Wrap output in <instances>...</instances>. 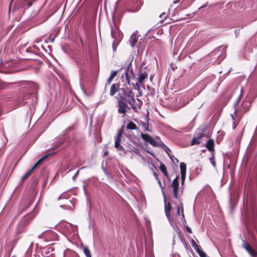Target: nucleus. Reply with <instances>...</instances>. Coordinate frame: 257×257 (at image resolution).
Segmentation results:
<instances>
[{"label": "nucleus", "instance_id": "nucleus-1", "mask_svg": "<svg viewBox=\"0 0 257 257\" xmlns=\"http://www.w3.org/2000/svg\"><path fill=\"white\" fill-rule=\"evenodd\" d=\"M117 101H125L130 104L131 108L136 110L135 99L134 93L128 88H120L116 97Z\"/></svg>", "mask_w": 257, "mask_h": 257}, {"label": "nucleus", "instance_id": "nucleus-2", "mask_svg": "<svg viewBox=\"0 0 257 257\" xmlns=\"http://www.w3.org/2000/svg\"><path fill=\"white\" fill-rule=\"evenodd\" d=\"M39 238H44L46 241H50L56 240L57 238V234L51 230L44 231L39 235Z\"/></svg>", "mask_w": 257, "mask_h": 257}, {"label": "nucleus", "instance_id": "nucleus-3", "mask_svg": "<svg viewBox=\"0 0 257 257\" xmlns=\"http://www.w3.org/2000/svg\"><path fill=\"white\" fill-rule=\"evenodd\" d=\"M123 127L124 126L122 125L121 126V128L118 131L117 136L115 139L114 147L117 149V151H124V149L120 145L121 138L123 133Z\"/></svg>", "mask_w": 257, "mask_h": 257}, {"label": "nucleus", "instance_id": "nucleus-4", "mask_svg": "<svg viewBox=\"0 0 257 257\" xmlns=\"http://www.w3.org/2000/svg\"><path fill=\"white\" fill-rule=\"evenodd\" d=\"M226 49V47L224 46H220L216 50H215L214 52L211 53V55H217V58L219 59L217 60V63H220L222 59H224L225 57V50Z\"/></svg>", "mask_w": 257, "mask_h": 257}, {"label": "nucleus", "instance_id": "nucleus-5", "mask_svg": "<svg viewBox=\"0 0 257 257\" xmlns=\"http://www.w3.org/2000/svg\"><path fill=\"white\" fill-rule=\"evenodd\" d=\"M118 105L117 111L119 114H122L123 116L125 115L127 109H130L127 102L125 101H117Z\"/></svg>", "mask_w": 257, "mask_h": 257}, {"label": "nucleus", "instance_id": "nucleus-6", "mask_svg": "<svg viewBox=\"0 0 257 257\" xmlns=\"http://www.w3.org/2000/svg\"><path fill=\"white\" fill-rule=\"evenodd\" d=\"M204 133L201 130L197 131L194 135L191 142V145L193 146L195 145L200 144L201 143V139L204 136Z\"/></svg>", "mask_w": 257, "mask_h": 257}, {"label": "nucleus", "instance_id": "nucleus-7", "mask_svg": "<svg viewBox=\"0 0 257 257\" xmlns=\"http://www.w3.org/2000/svg\"><path fill=\"white\" fill-rule=\"evenodd\" d=\"M141 137L145 141L149 143L150 145L154 147H157L160 146L159 142L153 139L149 134L142 133Z\"/></svg>", "mask_w": 257, "mask_h": 257}, {"label": "nucleus", "instance_id": "nucleus-8", "mask_svg": "<svg viewBox=\"0 0 257 257\" xmlns=\"http://www.w3.org/2000/svg\"><path fill=\"white\" fill-rule=\"evenodd\" d=\"M178 179L179 177L177 176L176 178L173 180L172 183H171V186L173 189L174 196L176 199H179L180 196L179 194L178 193L179 190Z\"/></svg>", "mask_w": 257, "mask_h": 257}, {"label": "nucleus", "instance_id": "nucleus-9", "mask_svg": "<svg viewBox=\"0 0 257 257\" xmlns=\"http://www.w3.org/2000/svg\"><path fill=\"white\" fill-rule=\"evenodd\" d=\"M61 226L63 230L68 234H71L72 232H74L76 229L75 226L68 222L62 223Z\"/></svg>", "mask_w": 257, "mask_h": 257}, {"label": "nucleus", "instance_id": "nucleus-10", "mask_svg": "<svg viewBox=\"0 0 257 257\" xmlns=\"http://www.w3.org/2000/svg\"><path fill=\"white\" fill-rule=\"evenodd\" d=\"M49 155H47L45 156H44L43 157H42V158H41L40 160H39L35 164V165L33 166V167H32V168L29 170L28 172H27L24 175V176L22 178V179H21V181H24L26 179H27L29 176L31 174V172L35 169L42 162V161L47 158V157L49 156Z\"/></svg>", "mask_w": 257, "mask_h": 257}, {"label": "nucleus", "instance_id": "nucleus-11", "mask_svg": "<svg viewBox=\"0 0 257 257\" xmlns=\"http://www.w3.org/2000/svg\"><path fill=\"white\" fill-rule=\"evenodd\" d=\"M243 246L252 257H255L257 256V252L247 242L243 241Z\"/></svg>", "mask_w": 257, "mask_h": 257}, {"label": "nucleus", "instance_id": "nucleus-12", "mask_svg": "<svg viewBox=\"0 0 257 257\" xmlns=\"http://www.w3.org/2000/svg\"><path fill=\"white\" fill-rule=\"evenodd\" d=\"M180 168L181 175V184L183 186L186 178V165L183 163L181 162L180 164Z\"/></svg>", "mask_w": 257, "mask_h": 257}, {"label": "nucleus", "instance_id": "nucleus-13", "mask_svg": "<svg viewBox=\"0 0 257 257\" xmlns=\"http://www.w3.org/2000/svg\"><path fill=\"white\" fill-rule=\"evenodd\" d=\"M190 100V98L187 96H183L180 98L178 101V108H180L187 105Z\"/></svg>", "mask_w": 257, "mask_h": 257}, {"label": "nucleus", "instance_id": "nucleus-14", "mask_svg": "<svg viewBox=\"0 0 257 257\" xmlns=\"http://www.w3.org/2000/svg\"><path fill=\"white\" fill-rule=\"evenodd\" d=\"M119 87V83L112 84L110 89V95L113 96L117 92H119L120 89Z\"/></svg>", "mask_w": 257, "mask_h": 257}, {"label": "nucleus", "instance_id": "nucleus-15", "mask_svg": "<svg viewBox=\"0 0 257 257\" xmlns=\"http://www.w3.org/2000/svg\"><path fill=\"white\" fill-rule=\"evenodd\" d=\"M143 4V2L141 1H139V2H137V6L134 8L127 9L126 11H128V12H132V13H135L136 12H138L141 9Z\"/></svg>", "mask_w": 257, "mask_h": 257}, {"label": "nucleus", "instance_id": "nucleus-16", "mask_svg": "<svg viewBox=\"0 0 257 257\" xmlns=\"http://www.w3.org/2000/svg\"><path fill=\"white\" fill-rule=\"evenodd\" d=\"M138 36L136 34H133L131 35L130 39V45L132 47H134L136 43L138 42Z\"/></svg>", "mask_w": 257, "mask_h": 257}, {"label": "nucleus", "instance_id": "nucleus-17", "mask_svg": "<svg viewBox=\"0 0 257 257\" xmlns=\"http://www.w3.org/2000/svg\"><path fill=\"white\" fill-rule=\"evenodd\" d=\"M117 74V71H112L111 72L110 76L109 77V78H108V79L106 81L105 88H106V87L107 85H109L111 83V82H112L113 78L116 76Z\"/></svg>", "mask_w": 257, "mask_h": 257}, {"label": "nucleus", "instance_id": "nucleus-18", "mask_svg": "<svg viewBox=\"0 0 257 257\" xmlns=\"http://www.w3.org/2000/svg\"><path fill=\"white\" fill-rule=\"evenodd\" d=\"M214 143L213 140H209L206 144V147L208 151L211 152L214 150Z\"/></svg>", "mask_w": 257, "mask_h": 257}, {"label": "nucleus", "instance_id": "nucleus-19", "mask_svg": "<svg viewBox=\"0 0 257 257\" xmlns=\"http://www.w3.org/2000/svg\"><path fill=\"white\" fill-rule=\"evenodd\" d=\"M125 75L126 77V80L127 81V83L129 84L130 82L131 79L133 77L134 74L132 72H129L128 67H127L125 69Z\"/></svg>", "mask_w": 257, "mask_h": 257}, {"label": "nucleus", "instance_id": "nucleus-20", "mask_svg": "<svg viewBox=\"0 0 257 257\" xmlns=\"http://www.w3.org/2000/svg\"><path fill=\"white\" fill-rule=\"evenodd\" d=\"M147 77V74L146 72H142L139 77L138 82L136 83V85L139 86V83H142L143 81Z\"/></svg>", "mask_w": 257, "mask_h": 257}, {"label": "nucleus", "instance_id": "nucleus-21", "mask_svg": "<svg viewBox=\"0 0 257 257\" xmlns=\"http://www.w3.org/2000/svg\"><path fill=\"white\" fill-rule=\"evenodd\" d=\"M251 106V103L248 101H243L241 104V107L244 111H247L249 110Z\"/></svg>", "mask_w": 257, "mask_h": 257}, {"label": "nucleus", "instance_id": "nucleus-22", "mask_svg": "<svg viewBox=\"0 0 257 257\" xmlns=\"http://www.w3.org/2000/svg\"><path fill=\"white\" fill-rule=\"evenodd\" d=\"M171 205L170 202L166 203V199L165 198V211L166 215L170 214V211L171 210Z\"/></svg>", "mask_w": 257, "mask_h": 257}, {"label": "nucleus", "instance_id": "nucleus-23", "mask_svg": "<svg viewBox=\"0 0 257 257\" xmlns=\"http://www.w3.org/2000/svg\"><path fill=\"white\" fill-rule=\"evenodd\" d=\"M126 128L130 130H135L137 129L136 124L132 121H129L126 125Z\"/></svg>", "mask_w": 257, "mask_h": 257}, {"label": "nucleus", "instance_id": "nucleus-24", "mask_svg": "<svg viewBox=\"0 0 257 257\" xmlns=\"http://www.w3.org/2000/svg\"><path fill=\"white\" fill-rule=\"evenodd\" d=\"M231 116L232 119L233 120V129L234 130L236 128V127L237 126V124H238V122L236 123V121L235 120L236 117H237L236 110L234 111V114H231Z\"/></svg>", "mask_w": 257, "mask_h": 257}, {"label": "nucleus", "instance_id": "nucleus-25", "mask_svg": "<svg viewBox=\"0 0 257 257\" xmlns=\"http://www.w3.org/2000/svg\"><path fill=\"white\" fill-rule=\"evenodd\" d=\"M34 217V214L33 213H31L30 214H28L25 216L22 220L23 222H25L27 221V223H28L31 219H32Z\"/></svg>", "mask_w": 257, "mask_h": 257}, {"label": "nucleus", "instance_id": "nucleus-26", "mask_svg": "<svg viewBox=\"0 0 257 257\" xmlns=\"http://www.w3.org/2000/svg\"><path fill=\"white\" fill-rule=\"evenodd\" d=\"M160 169L166 177H168V172L166 167L164 164L161 163L160 166Z\"/></svg>", "mask_w": 257, "mask_h": 257}, {"label": "nucleus", "instance_id": "nucleus-27", "mask_svg": "<svg viewBox=\"0 0 257 257\" xmlns=\"http://www.w3.org/2000/svg\"><path fill=\"white\" fill-rule=\"evenodd\" d=\"M146 257H154L151 248H148L146 247Z\"/></svg>", "mask_w": 257, "mask_h": 257}, {"label": "nucleus", "instance_id": "nucleus-28", "mask_svg": "<svg viewBox=\"0 0 257 257\" xmlns=\"http://www.w3.org/2000/svg\"><path fill=\"white\" fill-rule=\"evenodd\" d=\"M191 242V244L192 245V246L194 247V248L195 249V250L197 251L198 250H199L200 248H201V247L197 244V243H196V242L195 241V240L194 239H192L190 241Z\"/></svg>", "mask_w": 257, "mask_h": 257}, {"label": "nucleus", "instance_id": "nucleus-29", "mask_svg": "<svg viewBox=\"0 0 257 257\" xmlns=\"http://www.w3.org/2000/svg\"><path fill=\"white\" fill-rule=\"evenodd\" d=\"M64 143V140H60L56 142L54 144L53 148L54 149H58Z\"/></svg>", "mask_w": 257, "mask_h": 257}, {"label": "nucleus", "instance_id": "nucleus-30", "mask_svg": "<svg viewBox=\"0 0 257 257\" xmlns=\"http://www.w3.org/2000/svg\"><path fill=\"white\" fill-rule=\"evenodd\" d=\"M83 252L86 257H91V252L87 247L83 248Z\"/></svg>", "mask_w": 257, "mask_h": 257}, {"label": "nucleus", "instance_id": "nucleus-31", "mask_svg": "<svg viewBox=\"0 0 257 257\" xmlns=\"http://www.w3.org/2000/svg\"><path fill=\"white\" fill-rule=\"evenodd\" d=\"M181 213H182L183 216H184L183 207L182 204L178 207L177 210V214L178 216L180 215Z\"/></svg>", "mask_w": 257, "mask_h": 257}, {"label": "nucleus", "instance_id": "nucleus-32", "mask_svg": "<svg viewBox=\"0 0 257 257\" xmlns=\"http://www.w3.org/2000/svg\"><path fill=\"white\" fill-rule=\"evenodd\" d=\"M196 252L199 254L200 257H207L206 253L202 250L201 248L198 250Z\"/></svg>", "mask_w": 257, "mask_h": 257}, {"label": "nucleus", "instance_id": "nucleus-33", "mask_svg": "<svg viewBox=\"0 0 257 257\" xmlns=\"http://www.w3.org/2000/svg\"><path fill=\"white\" fill-rule=\"evenodd\" d=\"M141 125L144 127L145 131H149V125L144 122H141Z\"/></svg>", "mask_w": 257, "mask_h": 257}, {"label": "nucleus", "instance_id": "nucleus-34", "mask_svg": "<svg viewBox=\"0 0 257 257\" xmlns=\"http://www.w3.org/2000/svg\"><path fill=\"white\" fill-rule=\"evenodd\" d=\"M111 35L113 39H114V41H115L116 40V37H117V35H116V32L114 30H111Z\"/></svg>", "mask_w": 257, "mask_h": 257}, {"label": "nucleus", "instance_id": "nucleus-35", "mask_svg": "<svg viewBox=\"0 0 257 257\" xmlns=\"http://www.w3.org/2000/svg\"><path fill=\"white\" fill-rule=\"evenodd\" d=\"M5 88H6V84L3 81L0 80V89H4Z\"/></svg>", "mask_w": 257, "mask_h": 257}, {"label": "nucleus", "instance_id": "nucleus-36", "mask_svg": "<svg viewBox=\"0 0 257 257\" xmlns=\"http://www.w3.org/2000/svg\"><path fill=\"white\" fill-rule=\"evenodd\" d=\"M166 216H167V217L169 222L172 225V224H173V219L171 218V214H169V215L168 214H167Z\"/></svg>", "mask_w": 257, "mask_h": 257}, {"label": "nucleus", "instance_id": "nucleus-37", "mask_svg": "<svg viewBox=\"0 0 257 257\" xmlns=\"http://www.w3.org/2000/svg\"><path fill=\"white\" fill-rule=\"evenodd\" d=\"M210 163L214 167H215V162L213 160V158H210Z\"/></svg>", "mask_w": 257, "mask_h": 257}, {"label": "nucleus", "instance_id": "nucleus-38", "mask_svg": "<svg viewBox=\"0 0 257 257\" xmlns=\"http://www.w3.org/2000/svg\"><path fill=\"white\" fill-rule=\"evenodd\" d=\"M79 170H78L76 173L75 174V175L73 176L72 179L73 180H75L78 175L79 174Z\"/></svg>", "mask_w": 257, "mask_h": 257}, {"label": "nucleus", "instance_id": "nucleus-39", "mask_svg": "<svg viewBox=\"0 0 257 257\" xmlns=\"http://www.w3.org/2000/svg\"><path fill=\"white\" fill-rule=\"evenodd\" d=\"M157 181H158V183L160 185V187H161V189L162 190L163 194H164V191H163V187H162V184H161V182L160 179H159V180H157Z\"/></svg>", "mask_w": 257, "mask_h": 257}, {"label": "nucleus", "instance_id": "nucleus-40", "mask_svg": "<svg viewBox=\"0 0 257 257\" xmlns=\"http://www.w3.org/2000/svg\"><path fill=\"white\" fill-rule=\"evenodd\" d=\"M186 230L190 233H192V230L189 226H186Z\"/></svg>", "mask_w": 257, "mask_h": 257}, {"label": "nucleus", "instance_id": "nucleus-41", "mask_svg": "<svg viewBox=\"0 0 257 257\" xmlns=\"http://www.w3.org/2000/svg\"><path fill=\"white\" fill-rule=\"evenodd\" d=\"M154 175L155 177L156 180H159L158 175L156 172H154Z\"/></svg>", "mask_w": 257, "mask_h": 257}, {"label": "nucleus", "instance_id": "nucleus-42", "mask_svg": "<svg viewBox=\"0 0 257 257\" xmlns=\"http://www.w3.org/2000/svg\"><path fill=\"white\" fill-rule=\"evenodd\" d=\"M63 198H65V196L63 194H61V195H60L58 198V200H60L61 199H63Z\"/></svg>", "mask_w": 257, "mask_h": 257}, {"label": "nucleus", "instance_id": "nucleus-43", "mask_svg": "<svg viewBox=\"0 0 257 257\" xmlns=\"http://www.w3.org/2000/svg\"><path fill=\"white\" fill-rule=\"evenodd\" d=\"M72 129V127H69L66 130V132L70 131Z\"/></svg>", "mask_w": 257, "mask_h": 257}, {"label": "nucleus", "instance_id": "nucleus-44", "mask_svg": "<svg viewBox=\"0 0 257 257\" xmlns=\"http://www.w3.org/2000/svg\"><path fill=\"white\" fill-rule=\"evenodd\" d=\"M180 0H175L173 1V4H176L179 3L180 2Z\"/></svg>", "mask_w": 257, "mask_h": 257}, {"label": "nucleus", "instance_id": "nucleus-45", "mask_svg": "<svg viewBox=\"0 0 257 257\" xmlns=\"http://www.w3.org/2000/svg\"><path fill=\"white\" fill-rule=\"evenodd\" d=\"M164 17H165V13L162 14L160 16V18H163V17H164Z\"/></svg>", "mask_w": 257, "mask_h": 257}, {"label": "nucleus", "instance_id": "nucleus-46", "mask_svg": "<svg viewBox=\"0 0 257 257\" xmlns=\"http://www.w3.org/2000/svg\"><path fill=\"white\" fill-rule=\"evenodd\" d=\"M60 207L64 209H67V208L65 207V205H60Z\"/></svg>", "mask_w": 257, "mask_h": 257}, {"label": "nucleus", "instance_id": "nucleus-47", "mask_svg": "<svg viewBox=\"0 0 257 257\" xmlns=\"http://www.w3.org/2000/svg\"><path fill=\"white\" fill-rule=\"evenodd\" d=\"M68 203H71V201H70V200H69V201H68Z\"/></svg>", "mask_w": 257, "mask_h": 257}, {"label": "nucleus", "instance_id": "nucleus-48", "mask_svg": "<svg viewBox=\"0 0 257 257\" xmlns=\"http://www.w3.org/2000/svg\"><path fill=\"white\" fill-rule=\"evenodd\" d=\"M107 153H105V156H106Z\"/></svg>", "mask_w": 257, "mask_h": 257}, {"label": "nucleus", "instance_id": "nucleus-49", "mask_svg": "<svg viewBox=\"0 0 257 257\" xmlns=\"http://www.w3.org/2000/svg\"><path fill=\"white\" fill-rule=\"evenodd\" d=\"M107 153H105V156H106Z\"/></svg>", "mask_w": 257, "mask_h": 257}, {"label": "nucleus", "instance_id": "nucleus-50", "mask_svg": "<svg viewBox=\"0 0 257 257\" xmlns=\"http://www.w3.org/2000/svg\"><path fill=\"white\" fill-rule=\"evenodd\" d=\"M107 153H105V156H106Z\"/></svg>", "mask_w": 257, "mask_h": 257}, {"label": "nucleus", "instance_id": "nucleus-51", "mask_svg": "<svg viewBox=\"0 0 257 257\" xmlns=\"http://www.w3.org/2000/svg\"><path fill=\"white\" fill-rule=\"evenodd\" d=\"M192 123H193V122L192 121V122H191L190 124H192Z\"/></svg>", "mask_w": 257, "mask_h": 257}, {"label": "nucleus", "instance_id": "nucleus-52", "mask_svg": "<svg viewBox=\"0 0 257 257\" xmlns=\"http://www.w3.org/2000/svg\"><path fill=\"white\" fill-rule=\"evenodd\" d=\"M84 168V167H81V169Z\"/></svg>", "mask_w": 257, "mask_h": 257}]
</instances>
